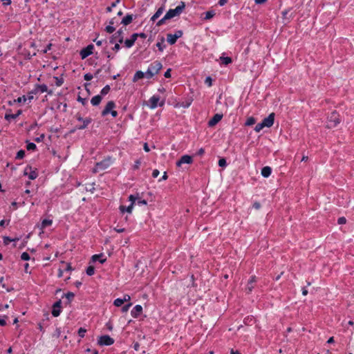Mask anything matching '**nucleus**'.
<instances>
[{
	"instance_id": "nucleus-45",
	"label": "nucleus",
	"mask_w": 354,
	"mask_h": 354,
	"mask_svg": "<svg viewBox=\"0 0 354 354\" xmlns=\"http://www.w3.org/2000/svg\"><path fill=\"white\" fill-rule=\"evenodd\" d=\"M21 259L24 261H28L30 260V255L27 252H23L21 255Z\"/></svg>"
},
{
	"instance_id": "nucleus-28",
	"label": "nucleus",
	"mask_w": 354,
	"mask_h": 354,
	"mask_svg": "<svg viewBox=\"0 0 354 354\" xmlns=\"http://www.w3.org/2000/svg\"><path fill=\"white\" fill-rule=\"evenodd\" d=\"M165 38L163 37H161L160 41L158 42L156 44V46L158 47V50L160 51H163L164 48H165V45H164Z\"/></svg>"
},
{
	"instance_id": "nucleus-52",
	"label": "nucleus",
	"mask_w": 354,
	"mask_h": 354,
	"mask_svg": "<svg viewBox=\"0 0 354 354\" xmlns=\"http://www.w3.org/2000/svg\"><path fill=\"white\" fill-rule=\"evenodd\" d=\"M138 199V197L134 195H130L129 196V200L131 202V203H133V205L135 203V201Z\"/></svg>"
},
{
	"instance_id": "nucleus-34",
	"label": "nucleus",
	"mask_w": 354,
	"mask_h": 354,
	"mask_svg": "<svg viewBox=\"0 0 354 354\" xmlns=\"http://www.w3.org/2000/svg\"><path fill=\"white\" fill-rule=\"evenodd\" d=\"M110 86L109 85H106L105 86L102 90H101V95H106L107 93H109V92L110 91Z\"/></svg>"
},
{
	"instance_id": "nucleus-29",
	"label": "nucleus",
	"mask_w": 354,
	"mask_h": 354,
	"mask_svg": "<svg viewBox=\"0 0 354 354\" xmlns=\"http://www.w3.org/2000/svg\"><path fill=\"white\" fill-rule=\"evenodd\" d=\"M220 59L224 65H228L232 62V59L230 57H221Z\"/></svg>"
},
{
	"instance_id": "nucleus-38",
	"label": "nucleus",
	"mask_w": 354,
	"mask_h": 354,
	"mask_svg": "<svg viewBox=\"0 0 354 354\" xmlns=\"http://www.w3.org/2000/svg\"><path fill=\"white\" fill-rule=\"evenodd\" d=\"M254 288V285L252 283H250L248 282V284L245 287V291L248 294H250Z\"/></svg>"
},
{
	"instance_id": "nucleus-53",
	"label": "nucleus",
	"mask_w": 354,
	"mask_h": 354,
	"mask_svg": "<svg viewBox=\"0 0 354 354\" xmlns=\"http://www.w3.org/2000/svg\"><path fill=\"white\" fill-rule=\"evenodd\" d=\"M55 78L56 79V85L57 86H60L64 82L63 79H62V78L59 79L57 77H55Z\"/></svg>"
},
{
	"instance_id": "nucleus-47",
	"label": "nucleus",
	"mask_w": 354,
	"mask_h": 354,
	"mask_svg": "<svg viewBox=\"0 0 354 354\" xmlns=\"http://www.w3.org/2000/svg\"><path fill=\"white\" fill-rule=\"evenodd\" d=\"M218 165L221 167H225L227 165L226 160L225 158H221L218 160Z\"/></svg>"
},
{
	"instance_id": "nucleus-2",
	"label": "nucleus",
	"mask_w": 354,
	"mask_h": 354,
	"mask_svg": "<svg viewBox=\"0 0 354 354\" xmlns=\"http://www.w3.org/2000/svg\"><path fill=\"white\" fill-rule=\"evenodd\" d=\"M185 8V4L183 1L180 2V4L178 5L175 9H169L167 13L165 14L166 18L169 19H172L176 16H179L183 11Z\"/></svg>"
},
{
	"instance_id": "nucleus-58",
	"label": "nucleus",
	"mask_w": 354,
	"mask_h": 354,
	"mask_svg": "<svg viewBox=\"0 0 354 354\" xmlns=\"http://www.w3.org/2000/svg\"><path fill=\"white\" fill-rule=\"evenodd\" d=\"M171 68H168L166 72L164 74V76L166 77V78H169L171 77Z\"/></svg>"
},
{
	"instance_id": "nucleus-51",
	"label": "nucleus",
	"mask_w": 354,
	"mask_h": 354,
	"mask_svg": "<svg viewBox=\"0 0 354 354\" xmlns=\"http://www.w3.org/2000/svg\"><path fill=\"white\" fill-rule=\"evenodd\" d=\"M131 305H132V304H131V303H129V304H127L124 305V306H122V311L123 313H126V312H127V311L129 310V309L130 306H131Z\"/></svg>"
},
{
	"instance_id": "nucleus-18",
	"label": "nucleus",
	"mask_w": 354,
	"mask_h": 354,
	"mask_svg": "<svg viewBox=\"0 0 354 354\" xmlns=\"http://www.w3.org/2000/svg\"><path fill=\"white\" fill-rule=\"evenodd\" d=\"M271 173H272V169H271V167H270L268 166H266V167H263L261 169V175L264 178L269 177L270 176Z\"/></svg>"
},
{
	"instance_id": "nucleus-14",
	"label": "nucleus",
	"mask_w": 354,
	"mask_h": 354,
	"mask_svg": "<svg viewBox=\"0 0 354 354\" xmlns=\"http://www.w3.org/2000/svg\"><path fill=\"white\" fill-rule=\"evenodd\" d=\"M160 100V97L158 95H153L150 97L149 102L150 103L149 107L151 109H153L158 106V103Z\"/></svg>"
},
{
	"instance_id": "nucleus-41",
	"label": "nucleus",
	"mask_w": 354,
	"mask_h": 354,
	"mask_svg": "<svg viewBox=\"0 0 354 354\" xmlns=\"http://www.w3.org/2000/svg\"><path fill=\"white\" fill-rule=\"evenodd\" d=\"M27 97L25 95H23L21 97H19L17 100H15V102L21 103V102H25L27 100Z\"/></svg>"
},
{
	"instance_id": "nucleus-27",
	"label": "nucleus",
	"mask_w": 354,
	"mask_h": 354,
	"mask_svg": "<svg viewBox=\"0 0 354 354\" xmlns=\"http://www.w3.org/2000/svg\"><path fill=\"white\" fill-rule=\"evenodd\" d=\"M53 221L51 219H44L41 224V229H44L48 226L51 225Z\"/></svg>"
},
{
	"instance_id": "nucleus-39",
	"label": "nucleus",
	"mask_w": 354,
	"mask_h": 354,
	"mask_svg": "<svg viewBox=\"0 0 354 354\" xmlns=\"http://www.w3.org/2000/svg\"><path fill=\"white\" fill-rule=\"evenodd\" d=\"M123 304H124V301H123L122 299H121V298H118V299H115V301L113 302V304L117 307L121 306Z\"/></svg>"
},
{
	"instance_id": "nucleus-50",
	"label": "nucleus",
	"mask_w": 354,
	"mask_h": 354,
	"mask_svg": "<svg viewBox=\"0 0 354 354\" xmlns=\"http://www.w3.org/2000/svg\"><path fill=\"white\" fill-rule=\"evenodd\" d=\"M61 335V329L59 328H57L55 333H53V337L57 338L59 337Z\"/></svg>"
},
{
	"instance_id": "nucleus-1",
	"label": "nucleus",
	"mask_w": 354,
	"mask_h": 354,
	"mask_svg": "<svg viewBox=\"0 0 354 354\" xmlns=\"http://www.w3.org/2000/svg\"><path fill=\"white\" fill-rule=\"evenodd\" d=\"M162 68V64L159 61L152 62L145 72V77L151 79L157 75Z\"/></svg>"
},
{
	"instance_id": "nucleus-64",
	"label": "nucleus",
	"mask_w": 354,
	"mask_h": 354,
	"mask_svg": "<svg viewBox=\"0 0 354 354\" xmlns=\"http://www.w3.org/2000/svg\"><path fill=\"white\" fill-rule=\"evenodd\" d=\"M130 299H131V297L129 295H124V297L122 298V300H123L124 303L125 301H129Z\"/></svg>"
},
{
	"instance_id": "nucleus-49",
	"label": "nucleus",
	"mask_w": 354,
	"mask_h": 354,
	"mask_svg": "<svg viewBox=\"0 0 354 354\" xmlns=\"http://www.w3.org/2000/svg\"><path fill=\"white\" fill-rule=\"evenodd\" d=\"M93 75L91 73H86L84 75V79L86 81H90L93 79Z\"/></svg>"
},
{
	"instance_id": "nucleus-25",
	"label": "nucleus",
	"mask_w": 354,
	"mask_h": 354,
	"mask_svg": "<svg viewBox=\"0 0 354 354\" xmlns=\"http://www.w3.org/2000/svg\"><path fill=\"white\" fill-rule=\"evenodd\" d=\"M133 21V16L131 15H126L122 20L121 23L124 26L129 25Z\"/></svg>"
},
{
	"instance_id": "nucleus-59",
	"label": "nucleus",
	"mask_w": 354,
	"mask_h": 354,
	"mask_svg": "<svg viewBox=\"0 0 354 354\" xmlns=\"http://www.w3.org/2000/svg\"><path fill=\"white\" fill-rule=\"evenodd\" d=\"M147 204V202L146 200L139 199L138 201V205H146Z\"/></svg>"
},
{
	"instance_id": "nucleus-7",
	"label": "nucleus",
	"mask_w": 354,
	"mask_h": 354,
	"mask_svg": "<svg viewBox=\"0 0 354 354\" xmlns=\"http://www.w3.org/2000/svg\"><path fill=\"white\" fill-rule=\"evenodd\" d=\"M94 46L93 44H89L86 48H84L80 51V56L82 59L86 58L88 56L93 53Z\"/></svg>"
},
{
	"instance_id": "nucleus-23",
	"label": "nucleus",
	"mask_w": 354,
	"mask_h": 354,
	"mask_svg": "<svg viewBox=\"0 0 354 354\" xmlns=\"http://www.w3.org/2000/svg\"><path fill=\"white\" fill-rule=\"evenodd\" d=\"M133 207V203H131L127 207H126L124 205H120V210L122 214L124 213L125 212L131 214L132 212Z\"/></svg>"
},
{
	"instance_id": "nucleus-24",
	"label": "nucleus",
	"mask_w": 354,
	"mask_h": 354,
	"mask_svg": "<svg viewBox=\"0 0 354 354\" xmlns=\"http://www.w3.org/2000/svg\"><path fill=\"white\" fill-rule=\"evenodd\" d=\"M22 113L21 110H18L17 112L15 114H6L5 119L7 120H10V119H16Z\"/></svg>"
},
{
	"instance_id": "nucleus-8",
	"label": "nucleus",
	"mask_w": 354,
	"mask_h": 354,
	"mask_svg": "<svg viewBox=\"0 0 354 354\" xmlns=\"http://www.w3.org/2000/svg\"><path fill=\"white\" fill-rule=\"evenodd\" d=\"M274 113H271L267 118L262 120V123L265 127H270L273 125L274 121Z\"/></svg>"
},
{
	"instance_id": "nucleus-22",
	"label": "nucleus",
	"mask_w": 354,
	"mask_h": 354,
	"mask_svg": "<svg viewBox=\"0 0 354 354\" xmlns=\"http://www.w3.org/2000/svg\"><path fill=\"white\" fill-rule=\"evenodd\" d=\"M35 88L37 91V93L48 92V86L46 84H36Z\"/></svg>"
},
{
	"instance_id": "nucleus-20",
	"label": "nucleus",
	"mask_w": 354,
	"mask_h": 354,
	"mask_svg": "<svg viewBox=\"0 0 354 354\" xmlns=\"http://www.w3.org/2000/svg\"><path fill=\"white\" fill-rule=\"evenodd\" d=\"M145 77V73H144V72H142L141 71H138L134 74L132 80H133V82H136L138 80L142 79V78H143Z\"/></svg>"
},
{
	"instance_id": "nucleus-15",
	"label": "nucleus",
	"mask_w": 354,
	"mask_h": 354,
	"mask_svg": "<svg viewBox=\"0 0 354 354\" xmlns=\"http://www.w3.org/2000/svg\"><path fill=\"white\" fill-rule=\"evenodd\" d=\"M31 169H32L31 167H30V166L26 167L24 170V175H27L28 171H30V172L28 175V178L30 180H34L37 177L38 175L35 171H31Z\"/></svg>"
},
{
	"instance_id": "nucleus-12",
	"label": "nucleus",
	"mask_w": 354,
	"mask_h": 354,
	"mask_svg": "<svg viewBox=\"0 0 354 354\" xmlns=\"http://www.w3.org/2000/svg\"><path fill=\"white\" fill-rule=\"evenodd\" d=\"M115 106V104L113 101L108 102L105 108L104 109V110L102 112V115L104 116V115L109 114Z\"/></svg>"
},
{
	"instance_id": "nucleus-10",
	"label": "nucleus",
	"mask_w": 354,
	"mask_h": 354,
	"mask_svg": "<svg viewBox=\"0 0 354 354\" xmlns=\"http://www.w3.org/2000/svg\"><path fill=\"white\" fill-rule=\"evenodd\" d=\"M193 161L192 157L189 155L183 156L179 160L177 161L176 165L180 167L183 164H191Z\"/></svg>"
},
{
	"instance_id": "nucleus-55",
	"label": "nucleus",
	"mask_w": 354,
	"mask_h": 354,
	"mask_svg": "<svg viewBox=\"0 0 354 354\" xmlns=\"http://www.w3.org/2000/svg\"><path fill=\"white\" fill-rule=\"evenodd\" d=\"M140 164H141V161L140 160H137L135 162V164L133 165V169H138L140 167Z\"/></svg>"
},
{
	"instance_id": "nucleus-31",
	"label": "nucleus",
	"mask_w": 354,
	"mask_h": 354,
	"mask_svg": "<svg viewBox=\"0 0 354 354\" xmlns=\"http://www.w3.org/2000/svg\"><path fill=\"white\" fill-rule=\"evenodd\" d=\"M205 19H210L215 15V12L214 10H209L205 13Z\"/></svg>"
},
{
	"instance_id": "nucleus-21",
	"label": "nucleus",
	"mask_w": 354,
	"mask_h": 354,
	"mask_svg": "<svg viewBox=\"0 0 354 354\" xmlns=\"http://www.w3.org/2000/svg\"><path fill=\"white\" fill-rule=\"evenodd\" d=\"M102 96L100 95H97L94 97H92L91 100V103L93 105V106H97L100 104L101 101H102Z\"/></svg>"
},
{
	"instance_id": "nucleus-19",
	"label": "nucleus",
	"mask_w": 354,
	"mask_h": 354,
	"mask_svg": "<svg viewBox=\"0 0 354 354\" xmlns=\"http://www.w3.org/2000/svg\"><path fill=\"white\" fill-rule=\"evenodd\" d=\"M164 7L161 6L159 8L157 11L155 12V14L151 17V21H155L158 18L160 17V15L162 14L164 11Z\"/></svg>"
},
{
	"instance_id": "nucleus-5",
	"label": "nucleus",
	"mask_w": 354,
	"mask_h": 354,
	"mask_svg": "<svg viewBox=\"0 0 354 354\" xmlns=\"http://www.w3.org/2000/svg\"><path fill=\"white\" fill-rule=\"evenodd\" d=\"M97 343L100 346H110L114 343V339L109 335H102L100 337Z\"/></svg>"
},
{
	"instance_id": "nucleus-46",
	"label": "nucleus",
	"mask_w": 354,
	"mask_h": 354,
	"mask_svg": "<svg viewBox=\"0 0 354 354\" xmlns=\"http://www.w3.org/2000/svg\"><path fill=\"white\" fill-rule=\"evenodd\" d=\"M115 28L113 26H111V25H109V26H106V28H105V30L108 33H113L115 31Z\"/></svg>"
},
{
	"instance_id": "nucleus-13",
	"label": "nucleus",
	"mask_w": 354,
	"mask_h": 354,
	"mask_svg": "<svg viewBox=\"0 0 354 354\" xmlns=\"http://www.w3.org/2000/svg\"><path fill=\"white\" fill-rule=\"evenodd\" d=\"M137 38H138V35L136 33H133L131 35V39H127L124 41L125 46L127 48L132 47L134 45V43H135L136 40L137 39Z\"/></svg>"
},
{
	"instance_id": "nucleus-48",
	"label": "nucleus",
	"mask_w": 354,
	"mask_h": 354,
	"mask_svg": "<svg viewBox=\"0 0 354 354\" xmlns=\"http://www.w3.org/2000/svg\"><path fill=\"white\" fill-rule=\"evenodd\" d=\"M86 332V329H84V328H80L78 330V335L80 337H84Z\"/></svg>"
},
{
	"instance_id": "nucleus-11",
	"label": "nucleus",
	"mask_w": 354,
	"mask_h": 354,
	"mask_svg": "<svg viewBox=\"0 0 354 354\" xmlns=\"http://www.w3.org/2000/svg\"><path fill=\"white\" fill-rule=\"evenodd\" d=\"M109 165V160H104L96 163L95 168H93V172H97L99 170H103L107 168Z\"/></svg>"
},
{
	"instance_id": "nucleus-40",
	"label": "nucleus",
	"mask_w": 354,
	"mask_h": 354,
	"mask_svg": "<svg viewBox=\"0 0 354 354\" xmlns=\"http://www.w3.org/2000/svg\"><path fill=\"white\" fill-rule=\"evenodd\" d=\"M25 156V151L24 150H19L16 156V159H22L24 158Z\"/></svg>"
},
{
	"instance_id": "nucleus-56",
	"label": "nucleus",
	"mask_w": 354,
	"mask_h": 354,
	"mask_svg": "<svg viewBox=\"0 0 354 354\" xmlns=\"http://www.w3.org/2000/svg\"><path fill=\"white\" fill-rule=\"evenodd\" d=\"M174 35H176V38L178 39L183 36V31L177 30Z\"/></svg>"
},
{
	"instance_id": "nucleus-6",
	"label": "nucleus",
	"mask_w": 354,
	"mask_h": 354,
	"mask_svg": "<svg viewBox=\"0 0 354 354\" xmlns=\"http://www.w3.org/2000/svg\"><path fill=\"white\" fill-rule=\"evenodd\" d=\"M76 118L78 121L82 122V125L77 126V129L78 130H82L87 127V126L92 122V119L90 118H87L84 119L80 115H77Z\"/></svg>"
},
{
	"instance_id": "nucleus-3",
	"label": "nucleus",
	"mask_w": 354,
	"mask_h": 354,
	"mask_svg": "<svg viewBox=\"0 0 354 354\" xmlns=\"http://www.w3.org/2000/svg\"><path fill=\"white\" fill-rule=\"evenodd\" d=\"M339 115L336 111H333L328 116V121L327 124L328 128H333L339 123Z\"/></svg>"
},
{
	"instance_id": "nucleus-61",
	"label": "nucleus",
	"mask_w": 354,
	"mask_h": 354,
	"mask_svg": "<svg viewBox=\"0 0 354 354\" xmlns=\"http://www.w3.org/2000/svg\"><path fill=\"white\" fill-rule=\"evenodd\" d=\"M159 171L158 169H154L152 172V176L153 178H156L159 176Z\"/></svg>"
},
{
	"instance_id": "nucleus-44",
	"label": "nucleus",
	"mask_w": 354,
	"mask_h": 354,
	"mask_svg": "<svg viewBox=\"0 0 354 354\" xmlns=\"http://www.w3.org/2000/svg\"><path fill=\"white\" fill-rule=\"evenodd\" d=\"M169 19L168 18H166V15H165L161 19H160L157 24H156V26H162V24H164L166 21V20H168Z\"/></svg>"
},
{
	"instance_id": "nucleus-37",
	"label": "nucleus",
	"mask_w": 354,
	"mask_h": 354,
	"mask_svg": "<svg viewBox=\"0 0 354 354\" xmlns=\"http://www.w3.org/2000/svg\"><path fill=\"white\" fill-rule=\"evenodd\" d=\"M37 93L35 88L28 93L27 99L31 100L33 99V95Z\"/></svg>"
},
{
	"instance_id": "nucleus-32",
	"label": "nucleus",
	"mask_w": 354,
	"mask_h": 354,
	"mask_svg": "<svg viewBox=\"0 0 354 354\" xmlns=\"http://www.w3.org/2000/svg\"><path fill=\"white\" fill-rule=\"evenodd\" d=\"M36 148H37V146L35 143L27 142L26 149L28 151H34L36 149Z\"/></svg>"
},
{
	"instance_id": "nucleus-30",
	"label": "nucleus",
	"mask_w": 354,
	"mask_h": 354,
	"mask_svg": "<svg viewBox=\"0 0 354 354\" xmlns=\"http://www.w3.org/2000/svg\"><path fill=\"white\" fill-rule=\"evenodd\" d=\"M19 240V238H16V239H11L10 238L9 236H4L3 237V243L5 245H8L10 242L12 241H18Z\"/></svg>"
},
{
	"instance_id": "nucleus-54",
	"label": "nucleus",
	"mask_w": 354,
	"mask_h": 354,
	"mask_svg": "<svg viewBox=\"0 0 354 354\" xmlns=\"http://www.w3.org/2000/svg\"><path fill=\"white\" fill-rule=\"evenodd\" d=\"M212 78L210 77H207L205 78V84H207L209 86H212Z\"/></svg>"
},
{
	"instance_id": "nucleus-33",
	"label": "nucleus",
	"mask_w": 354,
	"mask_h": 354,
	"mask_svg": "<svg viewBox=\"0 0 354 354\" xmlns=\"http://www.w3.org/2000/svg\"><path fill=\"white\" fill-rule=\"evenodd\" d=\"M255 122H256L255 118L253 117H250L247 119V120L245 122V125L251 126V125H253L254 124H255Z\"/></svg>"
},
{
	"instance_id": "nucleus-35",
	"label": "nucleus",
	"mask_w": 354,
	"mask_h": 354,
	"mask_svg": "<svg viewBox=\"0 0 354 354\" xmlns=\"http://www.w3.org/2000/svg\"><path fill=\"white\" fill-rule=\"evenodd\" d=\"M86 274H87L88 276H92L93 274H94V272H95V268H94V267H93V266H88V267L86 268Z\"/></svg>"
},
{
	"instance_id": "nucleus-57",
	"label": "nucleus",
	"mask_w": 354,
	"mask_h": 354,
	"mask_svg": "<svg viewBox=\"0 0 354 354\" xmlns=\"http://www.w3.org/2000/svg\"><path fill=\"white\" fill-rule=\"evenodd\" d=\"M346 222V219L344 217H340L338 218L337 223L340 225L344 224Z\"/></svg>"
},
{
	"instance_id": "nucleus-42",
	"label": "nucleus",
	"mask_w": 354,
	"mask_h": 354,
	"mask_svg": "<svg viewBox=\"0 0 354 354\" xmlns=\"http://www.w3.org/2000/svg\"><path fill=\"white\" fill-rule=\"evenodd\" d=\"M265 127L263 126V123L261 122V123H259L256 125V127H254V131L256 132H259L260 131H261Z\"/></svg>"
},
{
	"instance_id": "nucleus-43",
	"label": "nucleus",
	"mask_w": 354,
	"mask_h": 354,
	"mask_svg": "<svg viewBox=\"0 0 354 354\" xmlns=\"http://www.w3.org/2000/svg\"><path fill=\"white\" fill-rule=\"evenodd\" d=\"M65 297L69 301H71L74 298L75 294L72 292H68L65 294Z\"/></svg>"
},
{
	"instance_id": "nucleus-26",
	"label": "nucleus",
	"mask_w": 354,
	"mask_h": 354,
	"mask_svg": "<svg viewBox=\"0 0 354 354\" xmlns=\"http://www.w3.org/2000/svg\"><path fill=\"white\" fill-rule=\"evenodd\" d=\"M177 39H178L176 38V35H174L173 34H167V42L169 44H170L171 45L174 44L176 42Z\"/></svg>"
},
{
	"instance_id": "nucleus-16",
	"label": "nucleus",
	"mask_w": 354,
	"mask_h": 354,
	"mask_svg": "<svg viewBox=\"0 0 354 354\" xmlns=\"http://www.w3.org/2000/svg\"><path fill=\"white\" fill-rule=\"evenodd\" d=\"M142 311V307L140 305H136L131 310V314L133 317H138Z\"/></svg>"
},
{
	"instance_id": "nucleus-17",
	"label": "nucleus",
	"mask_w": 354,
	"mask_h": 354,
	"mask_svg": "<svg viewBox=\"0 0 354 354\" xmlns=\"http://www.w3.org/2000/svg\"><path fill=\"white\" fill-rule=\"evenodd\" d=\"M103 257H104L103 254H94L92 256L91 260L93 262L99 261L100 263H104L106 259L105 258H103Z\"/></svg>"
},
{
	"instance_id": "nucleus-60",
	"label": "nucleus",
	"mask_w": 354,
	"mask_h": 354,
	"mask_svg": "<svg viewBox=\"0 0 354 354\" xmlns=\"http://www.w3.org/2000/svg\"><path fill=\"white\" fill-rule=\"evenodd\" d=\"M62 301L59 299L53 304V307L61 309Z\"/></svg>"
},
{
	"instance_id": "nucleus-63",
	"label": "nucleus",
	"mask_w": 354,
	"mask_h": 354,
	"mask_svg": "<svg viewBox=\"0 0 354 354\" xmlns=\"http://www.w3.org/2000/svg\"><path fill=\"white\" fill-rule=\"evenodd\" d=\"M253 207L256 209H259L261 207V204L259 202H254L253 204Z\"/></svg>"
},
{
	"instance_id": "nucleus-9",
	"label": "nucleus",
	"mask_w": 354,
	"mask_h": 354,
	"mask_svg": "<svg viewBox=\"0 0 354 354\" xmlns=\"http://www.w3.org/2000/svg\"><path fill=\"white\" fill-rule=\"evenodd\" d=\"M222 118H223V114H220V113L215 114L212 117V118H211L208 121V126L209 127H212L215 126L218 122H220Z\"/></svg>"
},
{
	"instance_id": "nucleus-62",
	"label": "nucleus",
	"mask_w": 354,
	"mask_h": 354,
	"mask_svg": "<svg viewBox=\"0 0 354 354\" xmlns=\"http://www.w3.org/2000/svg\"><path fill=\"white\" fill-rule=\"evenodd\" d=\"M257 281V278L255 276H252L249 279L248 282L254 284Z\"/></svg>"
},
{
	"instance_id": "nucleus-36",
	"label": "nucleus",
	"mask_w": 354,
	"mask_h": 354,
	"mask_svg": "<svg viewBox=\"0 0 354 354\" xmlns=\"http://www.w3.org/2000/svg\"><path fill=\"white\" fill-rule=\"evenodd\" d=\"M60 313H61L60 308H55L53 306L52 315L54 317H58L60 315Z\"/></svg>"
},
{
	"instance_id": "nucleus-4",
	"label": "nucleus",
	"mask_w": 354,
	"mask_h": 354,
	"mask_svg": "<svg viewBox=\"0 0 354 354\" xmlns=\"http://www.w3.org/2000/svg\"><path fill=\"white\" fill-rule=\"evenodd\" d=\"M124 41V31L122 28L119 29L115 34H113L111 37L109 42L111 44H113L115 41L118 43H122Z\"/></svg>"
}]
</instances>
